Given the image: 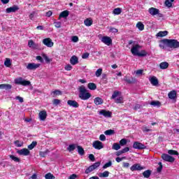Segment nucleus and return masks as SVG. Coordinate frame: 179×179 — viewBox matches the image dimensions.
Listing matches in <instances>:
<instances>
[{
	"label": "nucleus",
	"mask_w": 179,
	"mask_h": 179,
	"mask_svg": "<svg viewBox=\"0 0 179 179\" xmlns=\"http://www.w3.org/2000/svg\"><path fill=\"white\" fill-rule=\"evenodd\" d=\"M79 98L81 100H89L92 97V94L87 91L85 85H81L78 87Z\"/></svg>",
	"instance_id": "f257e3e1"
},
{
	"label": "nucleus",
	"mask_w": 179,
	"mask_h": 179,
	"mask_svg": "<svg viewBox=\"0 0 179 179\" xmlns=\"http://www.w3.org/2000/svg\"><path fill=\"white\" fill-rule=\"evenodd\" d=\"M164 41L170 48H179V42L176 39H164Z\"/></svg>",
	"instance_id": "f03ea898"
},
{
	"label": "nucleus",
	"mask_w": 179,
	"mask_h": 179,
	"mask_svg": "<svg viewBox=\"0 0 179 179\" xmlns=\"http://www.w3.org/2000/svg\"><path fill=\"white\" fill-rule=\"evenodd\" d=\"M133 44V46L131 49V52L136 57L138 56V53L139 52V48H141V45L139 44H135V42H134L132 40L129 41V45H131Z\"/></svg>",
	"instance_id": "7ed1b4c3"
},
{
	"label": "nucleus",
	"mask_w": 179,
	"mask_h": 179,
	"mask_svg": "<svg viewBox=\"0 0 179 179\" xmlns=\"http://www.w3.org/2000/svg\"><path fill=\"white\" fill-rule=\"evenodd\" d=\"M148 13L151 16H158V17H163L164 15L160 13V10L155 7H151L148 9Z\"/></svg>",
	"instance_id": "20e7f679"
},
{
	"label": "nucleus",
	"mask_w": 179,
	"mask_h": 179,
	"mask_svg": "<svg viewBox=\"0 0 179 179\" xmlns=\"http://www.w3.org/2000/svg\"><path fill=\"white\" fill-rule=\"evenodd\" d=\"M15 85H22V86H30L31 83L29 80L23 79V78H18L15 79Z\"/></svg>",
	"instance_id": "39448f33"
},
{
	"label": "nucleus",
	"mask_w": 179,
	"mask_h": 179,
	"mask_svg": "<svg viewBox=\"0 0 179 179\" xmlns=\"http://www.w3.org/2000/svg\"><path fill=\"white\" fill-rule=\"evenodd\" d=\"M161 157L164 160V162H169V163H174V160H176L174 157L167 154H162Z\"/></svg>",
	"instance_id": "423d86ee"
},
{
	"label": "nucleus",
	"mask_w": 179,
	"mask_h": 179,
	"mask_svg": "<svg viewBox=\"0 0 179 179\" xmlns=\"http://www.w3.org/2000/svg\"><path fill=\"white\" fill-rule=\"evenodd\" d=\"M134 149H138V150H142L143 149H146V145L145 144H142L138 141H135L133 144Z\"/></svg>",
	"instance_id": "0eeeda50"
},
{
	"label": "nucleus",
	"mask_w": 179,
	"mask_h": 179,
	"mask_svg": "<svg viewBox=\"0 0 179 179\" xmlns=\"http://www.w3.org/2000/svg\"><path fill=\"white\" fill-rule=\"evenodd\" d=\"M42 43L44 44V45H46V47H48L49 48L54 46V42L50 38H44Z\"/></svg>",
	"instance_id": "6e6552de"
},
{
	"label": "nucleus",
	"mask_w": 179,
	"mask_h": 179,
	"mask_svg": "<svg viewBox=\"0 0 179 179\" xmlns=\"http://www.w3.org/2000/svg\"><path fill=\"white\" fill-rule=\"evenodd\" d=\"M145 167L141 166V164H134L130 167L131 171H141V170H144Z\"/></svg>",
	"instance_id": "1a4fd4ad"
},
{
	"label": "nucleus",
	"mask_w": 179,
	"mask_h": 179,
	"mask_svg": "<svg viewBox=\"0 0 179 179\" xmlns=\"http://www.w3.org/2000/svg\"><path fill=\"white\" fill-rule=\"evenodd\" d=\"M92 146H93V148H94V149H96L97 150H100L103 149V148H104L103 143H101L99 141H94Z\"/></svg>",
	"instance_id": "9d476101"
},
{
	"label": "nucleus",
	"mask_w": 179,
	"mask_h": 179,
	"mask_svg": "<svg viewBox=\"0 0 179 179\" xmlns=\"http://www.w3.org/2000/svg\"><path fill=\"white\" fill-rule=\"evenodd\" d=\"M37 68H40V64L29 63L27 66V69H29V71H34L37 69Z\"/></svg>",
	"instance_id": "9b49d317"
},
{
	"label": "nucleus",
	"mask_w": 179,
	"mask_h": 179,
	"mask_svg": "<svg viewBox=\"0 0 179 179\" xmlns=\"http://www.w3.org/2000/svg\"><path fill=\"white\" fill-rule=\"evenodd\" d=\"M17 153H18V155L20 156H29V155H30V150H29L27 148H22L17 151Z\"/></svg>",
	"instance_id": "f8f14e48"
},
{
	"label": "nucleus",
	"mask_w": 179,
	"mask_h": 179,
	"mask_svg": "<svg viewBox=\"0 0 179 179\" xmlns=\"http://www.w3.org/2000/svg\"><path fill=\"white\" fill-rule=\"evenodd\" d=\"M102 43H104L106 45H110L113 43V40H111V38L108 36H103L101 38Z\"/></svg>",
	"instance_id": "ddd939ff"
},
{
	"label": "nucleus",
	"mask_w": 179,
	"mask_h": 179,
	"mask_svg": "<svg viewBox=\"0 0 179 179\" xmlns=\"http://www.w3.org/2000/svg\"><path fill=\"white\" fill-rule=\"evenodd\" d=\"M28 45L29 48H33V50H38V44L34 43L33 40L29 41Z\"/></svg>",
	"instance_id": "4468645a"
},
{
	"label": "nucleus",
	"mask_w": 179,
	"mask_h": 179,
	"mask_svg": "<svg viewBox=\"0 0 179 179\" xmlns=\"http://www.w3.org/2000/svg\"><path fill=\"white\" fill-rule=\"evenodd\" d=\"M19 10V7L17 6H13L12 7L8 8L6 10V13H12Z\"/></svg>",
	"instance_id": "2eb2a0df"
},
{
	"label": "nucleus",
	"mask_w": 179,
	"mask_h": 179,
	"mask_svg": "<svg viewBox=\"0 0 179 179\" xmlns=\"http://www.w3.org/2000/svg\"><path fill=\"white\" fill-rule=\"evenodd\" d=\"M123 80H124V82H127V83H129V85H132V83H136V79L134 78H128L127 76H125L123 78Z\"/></svg>",
	"instance_id": "dca6fc26"
},
{
	"label": "nucleus",
	"mask_w": 179,
	"mask_h": 179,
	"mask_svg": "<svg viewBox=\"0 0 179 179\" xmlns=\"http://www.w3.org/2000/svg\"><path fill=\"white\" fill-rule=\"evenodd\" d=\"M168 97L171 99V100H174L175 99H177V92L176 90L171 91L168 94Z\"/></svg>",
	"instance_id": "f3484780"
},
{
	"label": "nucleus",
	"mask_w": 179,
	"mask_h": 179,
	"mask_svg": "<svg viewBox=\"0 0 179 179\" xmlns=\"http://www.w3.org/2000/svg\"><path fill=\"white\" fill-rule=\"evenodd\" d=\"M67 104L70 106V107H74L75 108H78V107H79V103H78L76 101L69 100L67 101Z\"/></svg>",
	"instance_id": "a211bd4d"
},
{
	"label": "nucleus",
	"mask_w": 179,
	"mask_h": 179,
	"mask_svg": "<svg viewBox=\"0 0 179 179\" xmlns=\"http://www.w3.org/2000/svg\"><path fill=\"white\" fill-rule=\"evenodd\" d=\"M70 63L71 65H76V64H79V59L76 56H72L70 59Z\"/></svg>",
	"instance_id": "6ab92c4d"
},
{
	"label": "nucleus",
	"mask_w": 179,
	"mask_h": 179,
	"mask_svg": "<svg viewBox=\"0 0 179 179\" xmlns=\"http://www.w3.org/2000/svg\"><path fill=\"white\" fill-rule=\"evenodd\" d=\"M150 82L152 86H157L159 85V80H157V78L155 76H152L151 78H150Z\"/></svg>",
	"instance_id": "aec40b11"
},
{
	"label": "nucleus",
	"mask_w": 179,
	"mask_h": 179,
	"mask_svg": "<svg viewBox=\"0 0 179 179\" xmlns=\"http://www.w3.org/2000/svg\"><path fill=\"white\" fill-rule=\"evenodd\" d=\"M0 89L5 90H10L12 89V85L10 84H1L0 85Z\"/></svg>",
	"instance_id": "412c9836"
},
{
	"label": "nucleus",
	"mask_w": 179,
	"mask_h": 179,
	"mask_svg": "<svg viewBox=\"0 0 179 179\" xmlns=\"http://www.w3.org/2000/svg\"><path fill=\"white\" fill-rule=\"evenodd\" d=\"M152 176V171L151 170H146L144 172H143V176L144 178H149Z\"/></svg>",
	"instance_id": "4be33fe9"
},
{
	"label": "nucleus",
	"mask_w": 179,
	"mask_h": 179,
	"mask_svg": "<svg viewBox=\"0 0 179 179\" xmlns=\"http://www.w3.org/2000/svg\"><path fill=\"white\" fill-rule=\"evenodd\" d=\"M38 117L41 121H45L47 119V113H39Z\"/></svg>",
	"instance_id": "5701e85b"
},
{
	"label": "nucleus",
	"mask_w": 179,
	"mask_h": 179,
	"mask_svg": "<svg viewBox=\"0 0 179 179\" xmlns=\"http://www.w3.org/2000/svg\"><path fill=\"white\" fill-rule=\"evenodd\" d=\"M69 16V11L68 10H64L59 15V20L61 19L62 17H68Z\"/></svg>",
	"instance_id": "b1692460"
},
{
	"label": "nucleus",
	"mask_w": 179,
	"mask_h": 179,
	"mask_svg": "<svg viewBox=\"0 0 179 179\" xmlns=\"http://www.w3.org/2000/svg\"><path fill=\"white\" fill-rule=\"evenodd\" d=\"M87 87L90 90H96V89H97V85H96L94 83H90L87 84Z\"/></svg>",
	"instance_id": "393cba45"
},
{
	"label": "nucleus",
	"mask_w": 179,
	"mask_h": 179,
	"mask_svg": "<svg viewBox=\"0 0 179 179\" xmlns=\"http://www.w3.org/2000/svg\"><path fill=\"white\" fill-rule=\"evenodd\" d=\"M150 106L153 107H160L162 106V103L159 101H152L150 103Z\"/></svg>",
	"instance_id": "a878e982"
},
{
	"label": "nucleus",
	"mask_w": 179,
	"mask_h": 179,
	"mask_svg": "<svg viewBox=\"0 0 179 179\" xmlns=\"http://www.w3.org/2000/svg\"><path fill=\"white\" fill-rule=\"evenodd\" d=\"M94 101V103L96 104V106H100V104L103 103V99H101L100 97L95 98Z\"/></svg>",
	"instance_id": "bb28decb"
},
{
	"label": "nucleus",
	"mask_w": 179,
	"mask_h": 179,
	"mask_svg": "<svg viewBox=\"0 0 179 179\" xmlns=\"http://www.w3.org/2000/svg\"><path fill=\"white\" fill-rule=\"evenodd\" d=\"M159 68L161 69H167L169 68V63L166 62L160 63Z\"/></svg>",
	"instance_id": "cd10ccee"
},
{
	"label": "nucleus",
	"mask_w": 179,
	"mask_h": 179,
	"mask_svg": "<svg viewBox=\"0 0 179 179\" xmlns=\"http://www.w3.org/2000/svg\"><path fill=\"white\" fill-rule=\"evenodd\" d=\"M78 154L80 155V156H83L85 155V150L80 145L77 146Z\"/></svg>",
	"instance_id": "c85d7f7f"
},
{
	"label": "nucleus",
	"mask_w": 179,
	"mask_h": 179,
	"mask_svg": "<svg viewBox=\"0 0 179 179\" xmlns=\"http://www.w3.org/2000/svg\"><path fill=\"white\" fill-rule=\"evenodd\" d=\"M84 23L85 26H87L88 27L91 25L93 24V20H92L90 18H87L85 21Z\"/></svg>",
	"instance_id": "c756f323"
},
{
	"label": "nucleus",
	"mask_w": 179,
	"mask_h": 179,
	"mask_svg": "<svg viewBox=\"0 0 179 179\" xmlns=\"http://www.w3.org/2000/svg\"><path fill=\"white\" fill-rule=\"evenodd\" d=\"M51 94L52 95V97H55L56 96H61V94H62V92L60 90H56L52 92Z\"/></svg>",
	"instance_id": "7c9ffc66"
},
{
	"label": "nucleus",
	"mask_w": 179,
	"mask_h": 179,
	"mask_svg": "<svg viewBox=\"0 0 179 179\" xmlns=\"http://www.w3.org/2000/svg\"><path fill=\"white\" fill-rule=\"evenodd\" d=\"M122 12V8H115L113 11V15H121V13Z\"/></svg>",
	"instance_id": "2f4dec72"
},
{
	"label": "nucleus",
	"mask_w": 179,
	"mask_h": 179,
	"mask_svg": "<svg viewBox=\"0 0 179 179\" xmlns=\"http://www.w3.org/2000/svg\"><path fill=\"white\" fill-rule=\"evenodd\" d=\"M169 34V32L167 31H159V33L157 34V37H164Z\"/></svg>",
	"instance_id": "473e14b6"
},
{
	"label": "nucleus",
	"mask_w": 179,
	"mask_h": 179,
	"mask_svg": "<svg viewBox=\"0 0 179 179\" xmlns=\"http://www.w3.org/2000/svg\"><path fill=\"white\" fill-rule=\"evenodd\" d=\"M112 149L113 150H120V149H121V145L118 143H115L112 146Z\"/></svg>",
	"instance_id": "72a5a7b5"
},
{
	"label": "nucleus",
	"mask_w": 179,
	"mask_h": 179,
	"mask_svg": "<svg viewBox=\"0 0 179 179\" xmlns=\"http://www.w3.org/2000/svg\"><path fill=\"white\" fill-rule=\"evenodd\" d=\"M172 2H174V0H166L165 6H166L167 8H171V6H173Z\"/></svg>",
	"instance_id": "f704fd0d"
},
{
	"label": "nucleus",
	"mask_w": 179,
	"mask_h": 179,
	"mask_svg": "<svg viewBox=\"0 0 179 179\" xmlns=\"http://www.w3.org/2000/svg\"><path fill=\"white\" fill-rule=\"evenodd\" d=\"M169 155H171V156H178L179 153L177 150H168Z\"/></svg>",
	"instance_id": "c9c22d12"
},
{
	"label": "nucleus",
	"mask_w": 179,
	"mask_h": 179,
	"mask_svg": "<svg viewBox=\"0 0 179 179\" xmlns=\"http://www.w3.org/2000/svg\"><path fill=\"white\" fill-rule=\"evenodd\" d=\"M136 27H138V30L142 31V30H143L145 29V25L141 22H138L136 24Z\"/></svg>",
	"instance_id": "e433bc0d"
},
{
	"label": "nucleus",
	"mask_w": 179,
	"mask_h": 179,
	"mask_svg": "<svg viewBox=\"0 0 179 179\" xmlns=\"http://www.w3.org/2000/svg\"><path fill=\"white\" fill-rule=\"evenodd\" d=\"M76 149V144H71L69 145L67 148L68 152H73Z\"/></svg>",
	"instance_id": "4c0bfd02"
},
{
	"label": "nucleus",
	"mask_w": 179,
	"mask_h": 179,
	"mask_svg": "<svg viewBox=\"0 0 179 179\" xmlns=\"http://www.w3.org/2000/svg\"><path fill=\"white\" fill-rule=\"evenodd\" d=\"M36 146H37V141H33L30 145H28V149H29V150H33Z\"/></svg>",
	"instance_id": "58836bf2"
},
{
	"label": "nucleus",
	"mask_w": 179,
	"mask_h": 179,
	"mask_svg": "<svg viewBox=\"0 0 179 179\" xmlns=\"http://www.w3.org/2000/svg\"><path fill=\"white\" fill-rule=\"evenodd\" d=\"M9 157L11 160L15 162V163H20V159H19L17 157H15L14 155H9Z\"/></svg>",
	"instance_id": "ea45409f"
},
{
	"label": "nucleus",
	"mask_w": 179,
	"mask_h": 179,
	"mask_svg": "<svg viewBox=\"0 0 179 179\" xmlns=\"http://www.w3.org/2000/svg\"><path fill=\"white\" fill-rule=\"evenodd\" d=\"M99 177H108V176H110V172L108 171H105L103 173H99Z\"/></svg>",
	"instance_id": "a19ab883"
},
{
	"label": "nucleus",
	"mask_w": 179,
	"mask_h": 179,
	"mask_svg": "<svg viewBox=\"0 0 179 179\" xmlns=\"http://www.w3.org/2000/svg\"><path fill=\"white\" fill-rule=\"evenodd\" d=\"M14 145H15L17 148H22V146H23V142H21L20 141L17 140L14 141Z\"/></svg>",
	"instance_id": "79ce46f5"
},
{
	"label": "nucleus",
	"mask_w": 179,
	"mask_h": 179,
	"mask_svg": "<svg viewBox=\"0 0 179 179\" xmlns=\"http://www.w3.org/2000/svg\"><path fill=\"white\" fill-rule=\"evenodd\" d=\"M45 179H55V176H54V175L52 174L51 173H48L45 175Z\"/></svg>",
	"instance_id": "37998d69"
},
{
	"label": "nucleus",
	"mask_w": 179,
	"mask_h": 179,
	"mask_svg": "<svg viewBox=\"0 0 179 179\" xmlns=\"http://www.w3.org/2000/svg\"><path fill=\"white\" fill-rule=\"evenodd\" d=\"M4 65H5V66H7L8 68H9V66H10V65H12V62H10V59L6 58V61L4 62Z\"/></svg>",
	"instance_id": "c03bdc74"
},
{
	"label": "nucleus",
	"mask_w": 179,
	"mask_h": 179,
	"mask_svg": "<svg viewBox=\"0 0 179 179\" xmlns=\"http://www.w3.org/2000/svg\"><path fill=\"white\" fill-rule=\"evenodd\" d=\"M146 55H148V52L145 50H141L138 52L137 57H146Z\"/></svg>",
	"instance_id": "a18cd8bd"
},
{
	"label": "nucleus",
	"mask_w": 179,
	"mask_h": 179,
	"mask_svg": "<svg viewBox=\"0 0 179 179\" xmlns=\"http://www.w3.org/2000/svg\"><path fill=\"white\" fill-rule=\"evenodd\" d=\"M124 99L122 98V96H118L117 98L115 99V103H117V104H121L123 102Z\"/></svg>",
	"instance_id": "49530a36"
},
{
	"label": "nucleus",
	"mask_w": 179,
	"mask_h": 179,
	"mask_svg": "<svg viewBox=\"0 0 179 179\" xmlns=\"http://www.w3.org/2000/svg\"><path fill=\"white\" fill-rule=\"evenodd\" d=\"M100 115H103V117H106V118H111V114L112 113H100Z\"/></svg>",
	"instance_id": "de8ad7c7"
},
{
	"label": "nucleus",
	"mask_w": 179,
	"mask_h": 179,
	"mask_svg": "<svg viewBox=\"0 0 179 179\" xmlns=\"http://www.w3.org/2000/svg\"><path fill=\"white\" fill-rule=\"evenodd\" d=\"M105 135H114V134H115V131L113 130V129H108V130H106L105 132H104Z\"/></svg>",
	"instance_id": "09e8293b"
},
{
	"label": "nucleus",
	"mask_w": 179,
	"mask_h": 179,
	"mask_svg": "<svg viewBox=\"0 0 179 179\" xmlns=\"http://www.w3.org/2000/svg\"><path fill=\"white\" fill-rule=\"evenodd\" d=\"M103 73V69H99L96 70L95 75L96 78H99V76H101V73Z\"/></svg>",
	"instance_id": "8fccbe9b"
},
{
	"label": "nucleus",
	"mask_w": 179,
	"mask_h": 179,
	"mask_svg": "<svg viewBox=\"0 0 179 179\" xmlns=\"http://www.w3.org/2000/svg\"><path fill=\"white\" fill-rule=\"evenodd\" d=\"M166 45H167V43L164 42V40H162L159 44L160 48H162V50H164L166 48Z\"/></svg>",
	"instance_id": "3c124183"
},
{
	"label": "nucleus",
	"mask_w": 179,
	"mask_h": 179,
	"mask_svg": "<svg viewBox=\"0 0 179 179\" xmlns=\"http://www.w3.org/2000/svg\"><path fill=\"white\" fill-rule=\"evenodd\" d=\"M94 169L93 166L91 165L86 170H85V174H89L90 173H92Z\"/></svg>",
	"instance_id": "603ef678"
},
{
	"label": "nucleus",
	"mask_w": 179,
	"mask_h": 179,
	"mask_svg": "<svg viewBox=\"0 0 179 179\" xmlns=\"http://www.w3.org/2000/svg\"><path fill=\"white\" fill-rule=\"evenodd\" d=\"M42 57L45 59V61L47 62V64H50V62L52 61L51 59L48 58V56H47V55L45 54H43Z\"/></svg>",
	"instance_id": "864d4df0"
},
{
	"label": "nucleus",
	"mask_w": 179,
	"mask_h": 179,
	"mask_svg": "<svg viewBox=\"0 0 179 179\" xmlns=\"http://www.w3.org/2000/svg\"><path fill=\"white\" fill-rule=\"evenodd\" d=\"M49 152L50 151H48V150H46L44 152H40L39 155L41 156V157H45V156H47V155H48Z\"/></svg>",
	"instance_id": "5fc2aeb1"
},
{
	"label": "nucleus",
	"mask_w": 179,
	"mask_h": 179,
	"mask_svg": "<svg viewBox=\"0 0 179 179\" xmlns=\"http://www.w3.org/2000/svg\"><path fill=\"white\" fill-rule=\"evenodd\" d=\"M159 167L157 168V173H162V170H163V164H162V162H159Z\"/></svg>",
	"instance_id": "6e6d98bb"
},
{
	"label": "nucleus",
	"mask_w": 179,
	"mask_h": 179,
	"mask_svg": "<svg viewBox=\"0 0 179 179\" xmlns=\"http://www.w3.org/2000/svg\"><path fill=\"white\" fill-rule=\"evenodd\" d=\"M120 146H125L127 145V138H122L120 141Z\"/></svg>",
	"instance_id": "4d7b16f0"
},
{
	"label": "nucleus",
	"mask_w": 179,
	"mask_h": 179,
	"mask_svg": "<svg viewBox=\"0 0 179 179\" xmlns=\"http://www.w3.org/2000/svg\"><path fill=\"white\" fill-rule=\"evenodd\" d=\"M111 166H113V162L109 161L108 163L103 165V169H108V167H111Z\"/></svg>",
	"instance_id": "13d9d810"
},
{
	"label": "nucleus",
	"mask_w": 179,
	"mask_h": 179,
	"mask_svg": "<svg viewBox=\"0 0 179 179\" xmlns=\"http://www.w3.org/2000/svg\"><path fill=\"white\" fill-rule=\"evenodd\" d=\"M100 164H101V162H95L94 164H92L91 166L94 168V170H96V169H97V167H100Z\"/></svg>",
	"instance_id": "bf43d9fd"
},
{
	"label": "nucleus",
	"mask_w": 179,
	"mask_h": 179,
	"mask_svg": "<svg viewBox=\"0 0 179 179\" xmlns=\"http://www.w3.org/2000/svg\"><path fill=\"white\" fill-rule=\"evenodd\" d=\"M120 94V92L118 91H115L112 95L111 99H115L117 97H118V95Z\"/></svg>",
	"instance_id": "052dcab7"
},
{
	"label": "nucleus",
	"mask_w": 179,
	"mask_h": 179,
	"mask_svg": "<svg viewBox=\"0 0 179 179\" xmlns=\"http://www.w3.org/2000/svg\"><path fill=\"white\" fill-rule=\"evenodd\" d=\"M71 41L73 43H78L79 41V38L76 36H72Z\"/></svg>",
	"instance_id": "680f3d73"
},
{
	"label": "nucleus",
	"mask_w": 179,
	"mask_h": 179,
	"mask_svg": "<svg viewBox=\"0 0 179 179\" xmlns=\"http://www.w3.org/2000/svg\"><path fill=\"white\" fill-rule=\"evenodd\" d=\"M89 159L91 160V162H94L96 160V158L94 157V155L93 154H90L89 155Z\"/></svg>",
	"instance_id": "e2e57ef3"
},
{
	"label": "nucleus",
	"mask_w": 179,
	"mask_h": 179,
	"mask_svg": "<svg viewBox=\"0 0 179 179\" xmlns=\"http://www.w3.org/2000/svg\"><path fill=\"white\" fill-rule=\"evenodd\" d=\"M54 24H55V27H57V29H60V27H61L60 22H55Z\"/></svg>",
	"instance_id": "0e129e2a"
},
{
	"label": "nucleus",
	"mask_w": 179,
	"mask_h": 179,
	"mask_svg": "<svg viewBox=\"0 0 179 179\" xmlns=\"http://www.w3.org/2000/svg\"><path fill=\"white\" fill-rule=\"evenodd\" d=\"M99 139L102 142H104V141H106V136L104 134H101L99 136Z\"/></svg>",
	"instance_id": "69168bd1"
},
{
	"label": "nucleus",
	"mask_w": 179,
	"mask_h": 179,
	"mask_svg": "<svg viewBox=\"0 0 179 179\" xmlns=\"http://www.w3.org/2000/svg\"><path fill=\"white\" fill-rule=\"evenodd\" d=\"M64 69L66 71H71L72 69V66L71 64H67L65 67Z\"/></svg>",
	"instance_id": "338daca9"
},
{
	"label": "nucleus",
	"mask_w": 179,
	"mask_h": 179,
	"mask_svg": "<svg viewBox=\"0 0 179 179\" xmlns=\"http://www.w3.org/2000/svg\"><path fill=\"white\" fill-rule=\"evenodd\" d=\"M82 58L83 59H86V58H89V53L87 52L83 53L82 55Z\"/></svg>",
	"instance_id": "774afa93"
}]
</instances>
